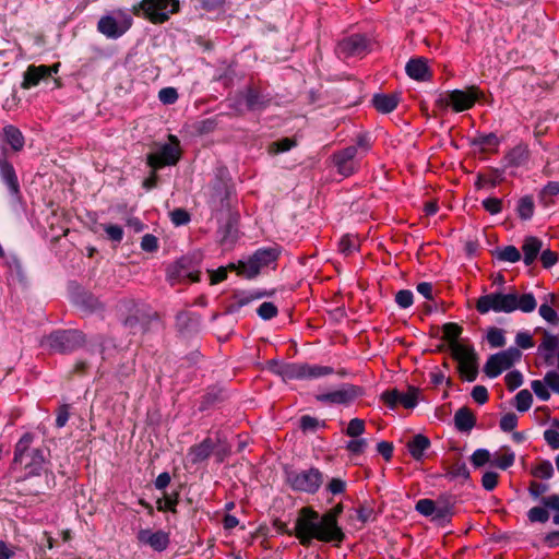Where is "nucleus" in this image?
Segmentation results:
<instances>
[{
	"label": "nucleus",
	"instance_id": "obj_6",
	"mask_svg": "<svg viewBox=\"0 0 559 559\" xmlns=\"http://www.w3.org/2000/svg\"><path fill=\"white\" fill-rule=\"evenodd\" d=\"M207 203L213 212L223 213L230 209L231 185L219 174L206 189Z\"/></svg>",
	"mask_w": 559,
	"mask_h": 559
},
{
	"label": "nucleus",
	"instance_id": "obj_39",
	"mask_svg": "<svg viewBox=\"0 0 559 559\" xmlns=\"http://www.w3.org/2000/svg\"><path fill=\"white\" fill-rule=\"evenodd\" d=\"M419 389L409 386L406 393L400 392L399 405L405 408H414L417 405Z\"/></svg>",
	"mask_w": 559,
	"mask_h": 559
},
{
	"label": "nucleus",
	"instance_id": "obj_14",
	"mask_svg": "<svg viewBox=\"0 0 559 559\" xmlns=\"http://www.w3.org/2000/svg\"><path fill=\"white\" fill-rule=\"evenodd\" d=\"M33 441L31 433H25L16 443L14 452V462L23 463L27 457H32L31 462L25 463V467L29 468V474H39V469L44 463V456L39 450H31L29 447Z\"/></svg>",
	"mask_w": 559,
	"mask_h": 559
},
{
	"label": "nucleus",
	"instance_id": "obj_63",
	"mask_svg": "<svg viewBox=\"0 0 559 559\" xmlns=\"http://www.w3.org/2000/svg\"><path fill=\"white\" fill-rule=\"evenodd\" d=\"M498 484V474L496 472H486L481 477L483 487L491 491L496 488Z\"/></svg>",
	"mask_w": 559,
	"mask_h": 559
},
{
	"label": "nucleus",
	"instance_id": "obj_1",
	"mask_svg": "<svg viewBox=\"0 0 559 559\" xmlns=\"http://www.w3.org/2000/svg\"><path fill=\"white\" fill-rule=\"evenodd\" d=\"M342 512V503H337L323 515L309 507H304L298 512L294 534L304 546H309L312 539L340 544L345 539V534L337 523Z\"/></svg>",
	"mask_w": 559,
	"mask_h": 559
},
{
	"label": "nucleus",
	"instance_id": "obj_20",
	"mask_svg": "<svg viewBox=\"0 0 559 559\" xmlns=\"http://www.w3.org/2000/svg\"><path fill=\"white\" fill-rule=\"evenodd\" d=\"M0 141L4 145H9L12 152H21L25 145V138L21 130L13 126L7 124L0 131Z\"/></svg>",
	"mask_w": 559,
	"mask_h": 559
},
{
	"label": "nucleus",
	"instance_id": "obj_22",
	"mask_svg": "<svg viewBox=\"0 0 559 559\" xmlns=\"http://www.w3.org/2000/svg\"><path fill=\"white\" fill-rule=\"evenodd\" d=\"M0 177L7 185L13 197L20 195V183L13 165L3 156H0Z\"/></svg>",
	"mask_w": 559,
	"mask_h": 559
},
{
	"label": "nucleus",
	"instance_id": "obj_49",
	"mask_svg": "<svg viewBox=\"0 0 559 559\" xmlns=\"http://www.w3.org/2000/svg\"><path fill=\"white\" fill-rule=\"evenodd\" d=\"M504 381L508 390L514 391L522 385L523 376L519 370H512L506 374Z\"/></svg>",
	"mask_w": 559,
	"mask_h": 559
},
{
	"label": "nucleus",
	"instance_id": "obj_26",
	"mask_svg": "<svg viewBox=\"0 0 559 559\" xmlns=\"http://www.w3.org/2000/svg\"><path fill=\"white\" fill-rule=\"evenodd\" d=\"M453 515V503L449 499H438L435 502L432 521L438 525H445Z\"/></svg>",
	"mask_w": 559,
	"mask_h": 559
},
{
	"label": "nucleus",
	"instance_id": "obj_33",
	"mask_svg": "<svg viewBox=\"0 0 559 559\" xmlns=\"http://www.w3.org/2000/svg\"><path fill=\"white\" fill-rule=\"evenodd\" d=\"M559 194V182L549 181L539 192V202L544 206H549L554 204V197Z\"/></svg>",
	"mask_w": 559,
	"mask_h": 559
},
{
	"label": "nucleus",
	"instance_id": "obj_58",
	"mask_svg": "<svg viewBox=\"0 0 559 559\" xmlns=\"http://www.w3.org/2000/svg\"><path fill=\"white\" fill-rule=\"evenodd\" d=\"M435 502V500L430 499H420L416 503V510L420 514L425 516H430L432 519Z\"/></svg>",
	"mask_w": 559,
	"mask_h": 559
},
{
	"label": "nucleus",
	"instance_id": "obj_37",
	"mask_svg": "<svg viewBox=\"0 0 559 559\" xmlns=\"http://www.w3.org/2000/svg\"><path fill=\"white\" fill-rule=\"evenodd\" d=\"M495 257L500 261L510 263H515L521 260V253L514 246H507L497 249L495 252Z\"/></svg>",
	"mask_w": 559,
	"mask_h": 559
},
{
	"label": "nucleus",
	"instance_id": "obj_32",
	"mask_svg": "<svg viewBox=\"0 0 559 559\" xmlns=\"http://www.w3.org/2000/svg\"><path fill=\"white\" fill-rule=\"evenodd\" d=\"M500 141L496 133L479 134L472 140L474 146L479 147L483 152L495 151Z\"/></svg>",
	"mask_w": 559,
	"mask_h": 559
},
{
	"label": "nucleus",
	"instance_id": "obj_42",
	"mask_svg": "<svg viewBox=\"0 0 559 559\" xmlns=\"http://www.w3.org/2000/svg\"><path fill=\"white\" fill-rule=\"evenodd\" d=\"M296 145V141L290 138H284L278 141L272 142L269 146L271 154H278L289 151Z\"/></svg>",
	"mask_w": 559,
	"mask_h": 559
},
{
	"label": "nucleus",
	"instance_id": "obj_21",
	"mask_svg": "<svg viewBox=\"0 0 559 559\" xmlns=\"http://www.w3.org/2000/svg\"><path fill=\"white\" fill-rule=\"evenodd\" d=\"M189 260L180 259L171 264L167 270V277L171 284L189 278L191 282H199L198 273L189 272Z\"/></svg>",
	"mask_w": 559,
	"mask_h": 559
},
{
	"label": "nucleus",
	"instance_id": "obj_36",
	"mask_svg": "<svg viewBox=\"0 0 559 559\" xmlns=\"http://www.w3.org/2000/svg\"><path fill=\"white\" fill-rule=\"evenodd\" d=\"M503 453H496L491 461V465L501 469H507L514 464L515 454L509 448H503Z\"/></svg>",
	"mask_w": 559,
	"mask_h": 559
},
{
	"label": "nucleus",
	"instance_id": "obj_23",
	"mask_svg": "<svg viewBox=\"0 0 559 559\" xmlns=\"http://www.w3.org/2000/svg\"><path fill=\"white\" fill-rule=\"evenodd\" d=\"M51 76V68L48 66H29L24 73L23 88L36 86L41 80Z\"/></svg>",
	"mask_w": 559,
	"mask_h": 559
},
{
	"label": "nucleus",
	"instance_id": "obj_56",
	"mask_svg": "<svg viewBox=\"0 0 559 559\" xmlns=\"http://www.w3.org/2000/svg\"><path fill=\"white\" fill-rule=\"evenodd\" d=\"M527 515L531 522L545 523L549 520L548 511L542 507L532 508Z\"/></svg>",
	"mask_w": 559,
	"mask_h": 559
},
{
	"label": "nucleus",
	"instance_id": "obj_46",
	"mask_svg": "<svg viewBox=\"0 0 559 559\" xmlns=\"http://www.w3.org/2000/svg\"><path fill=\"white\" fill-rule=\"evenodd\" d=\"M340 251L344 254H350L358 249V241L355 237L345 235L338 242Z\"/></svg>",
	"mask_w": 559,
	"mask_h": 559
},
{
	"label": "nucleus",
	"instance_id": "obj_38",
	"mask_svg": "<svg viewBox=\"0 0 559 559\" xmlns=\"http://www.w3.org/2000/svg\"><path fill=\"white\" fill-rule=\"evenodd\" d=\"M263 297V294L257 295H245V294H236L233 297L230 305L228 306V312L235 313L239 311L243 306L251 302L253 299H258Z\"/></svg>",
	"mask_w": 559,
	"mask_h": 559
},
{
	"label": "nucleus",
	"instance_id": "obj_55",
	"mask_svg": "<svg viewBox=\"0 0 559 559\" xmlns=\"http://www.w3.org/2000/svg\"><path fill=\"white\" fill-rule=\"evenodd\" d=\"M159 100L165 105H171L178 99L177 90L174 87H164L158 93Z\"/></svg>",
	"mask_w": 559,
	"mask_h": 559
},
{
	"label": "nucleus",
	"instance_id": "obj_41",
	"mask_svg": "<svg viewBox=\"0 0 559 559\" xmlns=\"http://www.w3.org/2000/svg\"><path fill=\"white\" fill-rule=\"evenodd\" d=\"M533 403L532 393L524 389L518 392L515 395V407L519 412H526L531 408Z\"/></svg>",
	"mask_w": 559,
	"mask_h": 559
},
{
	"label": "nucleus",
	"instance_id": "obj_34",
	"mask_svg": "<svg viewBox=\"0 0 559 559\" xmlns=\"http://www.w3.org/2000/svg\"><path fill=\"white\" fill-rule=\"evenodd\" d=\"M534 200L532 195L522 197L516 206V212L520 218L527 221L531 219L534 214Z\"/></svg>",
	"mask_w": 559,
	"mask_h": 559
},
{
	"label": "nucleus",
	"instance_id": "obj_43",
	"mask_svg": "<svg viewBox=\"0 0 559 559\" xmlns=\"http://www.w3.org/2000/svg\"><path fill=\"white\" fill-rule=\"evenodd\" d=\"M532 475L537 477V478H542V479H549L552 477L554 475V467H552V464L545 460V461H542L538 465H536L533 469H532Z\"/></svg>",
	"mask_w": 559,
	"mask_h": 559
},
{
	"label": "nucleus",
	"instance_id": "obj_54",
	"mask_svg": "<svg viewBox=\"0 0 559 559\" xmlns=\"http://www.w3.org/2000/svg\"><path fill=\"white\" fill-rule=\"evenodd\" d=\"M413 293L408 289L399 290L395 295L396 304L403 309L411 307L413 305Z\"/></svg>",
	"mask_w": 559,
	"mask_h": 559
},
{
	"label": "nucleus",
	"instance_id": "obj_8",
	"mask_svg": "<svg viewBox=\"0 0 559 559\" xmlns=\"http://www.w3.org/2000/svg\"><path fill=\"white\" fill-rule=\"evenodd\" d=\"M288 485L296 491L314 493L323 483L322 473L314 467L305 471H289L286 473Z\"/></svg>",
	"mask_w": 559,
	"mask_h": 559
},
{
	"label": "nucleus",
	"instance_id": "obj_44",
	"mask_svg": "<svg viewBox=\"0 0 559 559\" xmlns=\"http://www.w3.org/2000/svg\"><path fill=\"white\" fill-rule=\"evenodd\" d=\"M178 493H174L171 496H165L163 499H158L156 504H157V510L158 511H170L173 513L176 512V506L178 503Z\"/></svg>",
	"mask_w": 559,
	"mask_h": 559
},
{
	"label": "nucleus",
	"instance_id": "obj_10",
	"mask_svg": "<svg viewBox=\"0 0 559 559\" xmlns=\"http://www.w3.org/2000/svg\"><path fill=\"white\" fill-rule=\"evenodd\" d=\"M459 362V372L466 381L473 382L478 376L477 354L472 346L454 343L451 352Z\"/></svg>",
	"mask_w": 559,
	"mask_h": 559
},
{
	"label": "nucleus",
	"instance_id": "obj_19",
	"mask_svg": "<svg viewBox=\"0 0 559 559\" xmlns=\"http://www.w3.org/2000/svg\"><path fill=\"white\" fill-rule=\"evenodd\" d=\"M537 352L543 356L548 366L554 365L555 356L559 353V336L543 330V340L538 345Z\"/></svg>",
	"mask_w": 559,
	"mask_h": 559
},
{
	"label": "nucleus",
	"instance_id": "obj_35",
	"mask_svg": "<svg viewBox=\"0 0 559 559\" xmlns=\"http://www.w3.org/2000/svg\"><path fill=\"white\" fill-rule=\"evenodd\" d=\"M445 476L450 479L466 480L469 478V471L464 462L456 461L447 468Z\"/></svg>",
	"mask_w": 559,
	"mask_h": 559
},
{
	"label": "nucleus",
	"instance_id": "obj_13",
	"mask_svg": "<svg viewBox=\"0 0 559 559\" xmlns=\"http://www.w3.org/2000/svg\"><path fill=\"white\" fill-rule=\"evenodd\" d=\"M116 14L117 17L114 15L102 16L97 23L98 32L107 38H119L132 26L133 21L128 13L117 11Z\"/></svg>",
	"mask_w": 559,
	"mask_h": 559
},
{
	"label": "nucleus",
	"instance_id": "obj_18",
	"mask_svg": "<svg viewBox=\"0 0 559 559\" xmlns=\"http://www.w3.org/2000/svg\"><path fill=\"white\" fill-rule=\"evenodd\" d=\"M357 157V147L356 146H347L336 153L333 154V162L337 168V171L344 176L348 177L353 175L358 168Z\"/></svg>",
	"mask_w": 559,
	"mask_h": 559
},
{
	"label": "nucleus",
	"instance_id": "obj_59",
	"mask_svg": "<svg viewBox=\"0 0 559 559\" xmlns=\"http://www.w3.org/2000/svg\"><path fill=\"white\" fill-rule=\"evenodd\" d=\"M484 209L491 215L498 214L502 210V200L498 198H488L483 201Z\"/></svg>",
	"mask_w": 559,
	"mask_h": 559
},
{
	"label": "nucleus",
	"instance_id": "obj_48",
	"mask_svg": "<svg viewBox=\"0 0 559 559\" xmlns=\"http://www.w3.org/2000/svg\"><path fill=\"white\" fill-rule=\"evenodd\" d=\"M539 316L547 322L557 325L559 323V316L556 310L547 304H542L538 309Z\"/></svg>",
	"mask_w": 559,
	"mask_h": 559
},
{
	"label": "nucleus",
	"instance_id": "obj_50",
	"mask_svg": "<svg viewBox=\"0 0 559 559\" xmlns=\"http://www.w3.org/2000/svg\"><path fill=\"white\" fill-rule=\"evenodd\" d=\"M380 399L388 407L393 409L399 405L400 391L397 389L386 390L382 392Z\"/></svg>",
	"mask_w": 559,
	"mask_h": 559
},
{
	"label": "nucleus",
	"instance_id": "obj_3",
	"mask_svg": "<svg viewBox=\"0 0 559 559\" xmlns=\"http://www.w3.org/2000/svg\"><path fill=\"white\" fill-rule=\"evenodd\" d=\"M271 370L284 381L318 379L334 372L333 368L329 366L310 365L306 362L280 364L277 361L271 364Z\"/></svg>",
	"mask_w": 559,
	"mask_h": 559
},
{
	"label": "nucleus",
	"instance_id": "obj_64",
	"mask_svg": "<svg viewBox=\"0 0 559 559\" xmlns=\"http://www.w3.org/2000/svg\"><path fill=\"white\" fill-rule=\"evenodd\" d=\"M544 439L552 450L559 449V431L547 429L544 431Z\"/></svg>",
	"mask_w": 559,
	"mask_h": 559
},
{
	"label": "nucleus",
	"instance_id": "obj_52",
	"mask_svg": "<svg viewBox=\"0 0 559 559\" xmlns=\"http://www.w3.org/2000/svg\"><path fill=\"white\" fill-rule=\"evenodd\" d=\"M531 388L539 400L546 402L550 399V393L547 389L548 386L544 380L543 381H540V380L532 381Z\"/></svg>",
	"mask_w": 559,
	"mask_h": 559
},
{
	"label": "nucleus",
	"instance_id": "obj_28",
	"mask_svg": "<svg viewBox=\"0 0 559 559\" xmlns=\"http://www.w3.org/2000/svg\"><path fill=\"white\" fill-rule=\"evenodd\" d=\"M430 447V440L424 435H416L407 442V449L412 457L421 461L425 451Z\"/></svg>",
	"mask_w": 559,
	"mask_h": 559
},
{
	"label": "nucleus",
	"instance_id": "obj_5",
	"mask_svg": "<svg viewBox=\"0 0 559 559\" xmlns=\"http://www.w3.org/2000/svg\"><path fill=\"white\" fill-rule=\"evenodd\" d=\"M483 96V92L475 85L465 90H453L440 93L435 102L440 110L451 108L455 112L471 109Z\"/></svg>",
	"mask_w": 559,
	"mask_h": 559
},
{
	"label": "nucleus",
	"instance_id": "obj_2",
	"mask_svg": "<svg viewBox=\"0 0 559 559\" xmlns=\"http://www.w3.org/2000/svg\"><path fill=\"white\" fill-rule=\"evenodd\" d=\"M537 302L533 294L518 295L516 293H490L480 296L476 301V310L481 313L489 311L511 313L521 310L530 313L536 309Z\"/></svg>",
	"mask_w": 559,
	"mask_h": 559
},
{
	"label": "nucleus",
	"instance_id": "obj_29",
	"mask_svg": "<svg viewBox=\"0 0 559 559\" xmlns=\"http://www.w3.org/2000/svg\"><path fill=\"white\" fill-rule=\"evenodd\" d=\"M543 242L536 237H526L524 240V243L522 246V251L524 253L523 261L525 265H531L535 259L537 258L538 253L542 250Z\"/></svg>",
	"mask_w": 559,
	"mask_h": 559
},
{
	"label": "nucleus",
	"instance_id": "obj_31",
	"mask_svg": "<svg viewBox=\"0 0 559 559\" xmlns=\"http://www.w3.org/2000/svg\"><path fill=\"white\" fill-rule=\"evenodd\" d=\"M245 100L248 109L250 110H261L270 104V98L262 95L258 90L251 87L247 90Z\"/></svg>",
	"mask_w": 559,
	"mask_h": 559
},
{
	"label": "nucleus",
	"instance_id": "obj_30",
	"mask_svg": "<svg viewBox=\"0 0 559 559\" xmlns=\"http://www.w3.org/2000/svg\"><path fill=\"white\" fill-rule=\"evenodd\" d=\"M454 424L459 431H469L474 428L476 419L468 407H461L454 415Z\"/></svg>",
	"mask_w": 559,
	"mask_h": 559
},
{
	"label": "nucleus",
	"instance_id": "obj_17",
	"mask_svg": "<svg viewBox=\"0 0 559 559\" xmlns=\"http://www.w3.org/2000/svg\"><path fill=\"white\" fill-rule=\"evenodd\" d=\"M139 544L148 546L157 552L166 550L170 544L169 533L158 530L142 528L136 534Z\"/></svg>",
	"mask_w": 559,
	"mask_h": 559
},
{
	"label": "nucleus",
	"instance_id": "obj_45",
	"mask_svg": "<svg viewBox=\"0 0 559 559\" xmlns=\"http://www.w3.org/2000/svg\"><path fill=\"white\" fill-rule=\"evenodd\" d=\"M487 341L491 347H502L506 344L503 331L498 328H491L487 333Z\"/></svg>",
	"mask_w": 559,
	"mask_h": 559
},
{
	"label": "nucleus",
	"instance_id": "obj_24",
	"mask_svg": "<svg viewBox=\"0 0 559 559\" xmlns=\"http://www.w3.org/2000/svg\"><path fill=\"white\" fill-rule=\"evenodd\" d=\"M405 70L407 75L416 81H427L431 78L428 61L425 58L411 59Z\"/></svg>",
	"mask_w": 559,
	"mask_h": 559
},
{
	"label": "nucleus",
	"instance_id": "obj_47",
	"mask_svg": "<svg viewBox=\"0 0 559 559\" xmlns=\"http://www.w3.org/2000/svg\"><path fill=\"white\" fill-rule=\"evenodd\" d=\"M365 432V421L360 418H353L345 430L348 437L357 438Z\"/></svg>",
	"mask_w": 559,
	"mask_h": 559
},
{
	"label": "nucleus",
	"instance_id": "obj_53",
	"mask_svg": "<svg viewBox=\"0 0 559 559\" xmlns=\"http://www.w3.org/2000/svg\"><path fill=\"white\" fill-rule=\"evenodd\" d=\"M260 318L270 320L277 314V307L273 302L265 301L257 310Z\"/></svg>",
	"mask_w": 559,
	"mask_h": 559
},
{
	"label": "nucleus",
	"instance_id": "obj_51",
	"mask_svg": "<svg viewBox=\"0 0 559 559\" xmlns=\"http://www.w3.org/2000/svg\"><path fill=\"white\" fill-rule=\"evenodd\" d=\"M490 459L491 454L486 449H478L471 456V461L475 467H480L489 462L491 463Z\"/></svg>",
	"mask_w": 559,
	"mask_h": 559
},
{
	"label": "nucleus",
	"instance_id": "obj_25",
	"mask_svg": "<svg viewBox=\"0 0 559 559\" xmlns=\"http://www.w3.org/2000/svg\"><path fill=\"white\" fill-rule=\"evenodd\" d=\"M214 450V442L211 438H205L199 444L192 445L188 451V459L192 464H198L210 457Z\"/></svg>",
	"mask_w": 559,
	"mask_h": 559
},
{
	"label": "nucleus",
	"instance_id": "obj_40",
	"mask_svg": "<svg viewBox=\"0 0 559 559\" xmlns=\"http://www.w3.org/2000/svg\"><path fill=\"white\" fill-rule=\"evenodd\" d=\"M462 334V328L456 323H445L443 325V338L447 340L450 344V349L452 350V345L454 343H459L457 338Z\"/></svg>",
	"mask_w": 559,
	"mask_h": 559
},
{
	"label": "nucleus",
	"instance_id": "obj_4",
	"mask_svg": "<svg viewBox=\"0 0 559 559\" xmlns=\"http://www.w3.org/2000/svg\"><path fill=\"white\" fill-rule=\"evenodd\" d=\"M180 10L179 0H141L131 12L153 24H164Z\"/></svg>",
	"mask_w": 559,
	"mask_h": 559
},
{
	"label": "nucleus",
	"instance_id": "obj_61",
	"mask_svg": "<svg viewBox=\"0 0 559 559\" xmlns=\"http://www.w3.org/2000/svg\"><path fill=\"white\" fill-rule=\"evenodd\" d=\"M543 503L545 507L557 511L554 515V523L559 524V495H551L543 499Z\"/></svg>",
	"mask_w": 559,
	"mask_h": 559
},
{
	"label": "nucleus",
	"instance_id": "obj_60",
	"mask_svg": "<svg viewBox=\"0 0 559 559\" xmlns=\"http://www.w3.org/2000/svg\"><path fill=\"white\" fill-rule=\"evenodd\" d=\"M544 381L549 389H551L555 393L559 394V371L550 370L546 372L544 377Z\"/></svg>",
	"mask_w": 559,
	"mask_h": 559
},
{
	"label": "nucleus",
	"instance_id": "obj_57",
	"mask_svg": "<svg viewBox=\"0 0 559 559\" xmlns=\"http://www.w3.org/2000/svg\"><path fill=\"white\" fill-rule=\"evenodd\" d=\"M518 425V416L514 413H507L500 419V428L503 431H512Z\"/></svg>",
	"mask_w": 559,
	"mask_h": 559
},
{
	"label": "nucleus",
	"instance_id": "obj_16",
	"mask_svg": "<svg viewBox=\"0 0 559 559\" xmlns=\"http://www.w3.org/2000/svg\"><path fill=\"white\" fill-rule=\"evenodd\" d=\"M360 395H362L361 388L346 383L335 391L318 394L316 399L324 404L348 405Z\"/></svg>",
	"mask_w": 559,
	"mask_h": 559
},
{
	"label": "nucleus",
	"instance_id": "obj_11",
	"mask_svg": "<svg viewBox=\"0 0 559 559\" xmlns=\"http://www.w3.org/2000/svg\"><path fill=\"white\" fill-rule=\"evenodd\" d=\"M278 258V250L276 248H261L258 249L247 262H239L238 273L252 278L257 276L261 269L271 265Z\"/></svg>",
	"mask_w": 559,
	"mask_h": 559
},
{
	"label": "nucleus",
	"instance_id": "obj_27",
	"mask_svg": "<svg viewBox=\"0 0 559 559\" xmlns=\"http://www.w3.org/2000/svg\"><path fill=\"white\" fill-rule=\"evenodd\" d=\"M400 103L397 94H376L372 97V105L381 114L392 112Z\"/></svg>",
	"mask_w": 559,
	"mask_h": 559
},
{
	"label": "nucleus",
	"instance_id": "obj_7",
	"mask_svg": "<svg viewBox=\"0 0 559 559\" xmlns=\"http://www.w3.org/2000/svg\"><path fill=\"white\" fill-rule=\"evenodd\" d=\"M46 345L53 352L67 354L80 348L85 336L78 330H59L45 338Z\"/></svg>",
	"mask_w": 559,
	"mask_h": 559
},
{
	"label": "nucleus",
	"instance_id": "obj_15",
	"mask_svg": "<svg viewBox=\"0 0 559 559\" xmlns=\"http://www.w3.org/2000/svg\"><path fill=\"white\" fill-rule=\"evenodd\" d=\"M370 41L365 35L354 34L338 41L336 55L338 58L362 57L369 51Z\"/></svg>",
	"mask_w": 559,
	"mask_h": 559
},
{
	"label": "nucleus",
	"instance_id": "obj_62",
	"mask_svg": "<svg viewBox=\"0 0 559 559\" xmlns=\"http://www.w3.org/2000/svg\"><path fill=\"white\" fill-rule=\"evenodd\" d=\"M171 222L176 226L185 225L189 223L190 215L189 213L183 209H176L170 213Z\"/></svg>",
	"mask_w": 559,
	"mask_h": 559
},
{
	"label": "nucleus",
	"instance_id": "obj_9",
	"mask_svg": "<svg viewBox=\"0 0 559 559\" xmlns=\"http://www.w3.org/2000/svg\"><path fill=\"white\" fill-rule=\"evenodd\" d=\"M169 142L160 145L155 152L147 155V165L154 169H160L165 166H173L178 163L181 156L179 140L170 134Z\"/></svg>",
	"mask_w": 559,
	"mask_h": 559
},
{
	"label": "nucleus",
	"instance_id": "obj_12",
	"mask_svg": "<svg viewBox=\"0 0 559 559\" xmlns=\"http://www.w3.org/2000/svg\"><path fill=\"white\" fill-rule=\"evenodd\" d=\"M521 357L522 353L518 347H509L491 355L484 366V372L489 378H497L504 370L510 369Z\"/></svg>",
	"mask_w": 559,
	"mask_h": 559
}]
</instances>
